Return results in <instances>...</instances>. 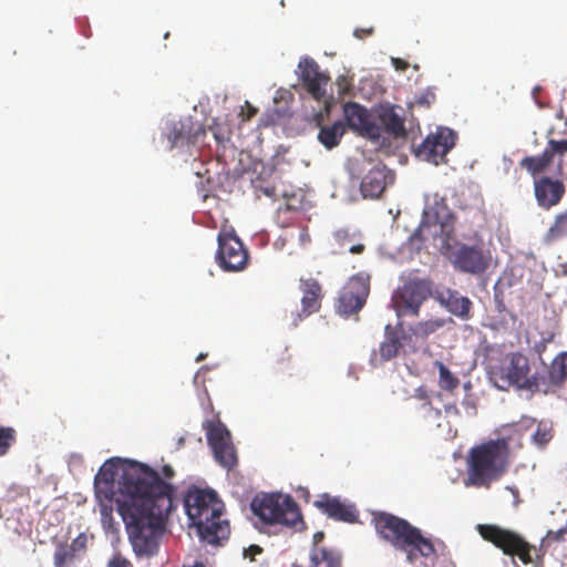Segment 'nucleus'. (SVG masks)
Returning <instances> with one entry per match:
<instances>
[{"label": "nucleus", "instance_id": "obj_1", "mask_svg": "<svg viewBox=\"0 0 567 567\" xmlns=\"http://www.w3.org/2000/svg\"><path fill=\"white\" fill-rule=\"evenodd\" d=\"M117 492L115 499L96 497L103 528L110 533L118 530V523L113 516L115 503L135 555L154 556L166 519L174 508L173 485L161 480L150 466L128 462L122 467Z\"/></svg>", "mask_w": 567, "mask_h": 567}, {"label": "nucleus", "instance_id": "obj_2", "mask_svg": "<svg viewBox=\"0 0 567 567\" xmlns=\"http://www.w3.org/2000/svg\"><path fill=\"white\" fill-rule=\"evenodd\" d=\"M184 506L203 542L218 545L228 538L229 524L221 518L224 504L215 491L190 487L184 496Z\"/></svg>", "mask_w": 567, "mask_h": 567}, {"label": "nucleus", "instance_id": "obj_3", "mask_svg": "<svg viewBox=\"0 0 567 567\" xmlns=\"http://www.w3.org/2000/svg\"><path fill=\"white\" fill-rule=\"evenodd\" d=\"M372 523L382 539L405 553L410 564H415L420 557L430 558L435 555L432 540L423 536L422 532L406 519L380 512L373 514Z\"/></svg>", "mask_w": 567, "mask_h": 567}, {"label": "nucleus", "instance_id": "obj_4", "mask_svg": "<svg viewBox=\"0 0 567 567\" xmlns=\"http://www.w3.org/2000/svg\"><path fill=\"white\" fill-rule=\"evenodd\" d=\"M372 523L382 539L405 553L410 564H415L420 557L430 558L435 555L432 540L423 536L422 532L406 519L380 512L373 514Z\"/></svg>", "mask_w": 567, "mask_h": 567}, {"label": "nucleus", "instance_id": "obj_5", "mask_svg": "<svg viewBox=\"0 0 567 567\" xmlns=\"http://www.w3.org/2000/svg\"><path fill=\"white\" fill-rule=\"evenodd\" d=\"M509 465V447L504 439L491 440L471 449L467 461L468 481L477 487H489Z\"/></svg>", "mask_w": 567, "mask_h": 567}, {"label": "nucleus", "instance_id": "obj_6", "mask_svg": "<svg viewBox=\"0 0 567 567\" xmlns=\"http://www.w3.org/2000/svg\"><path fill=\"white\" fill-rule=\"evenodd\" d=\"M250 509L262 525L297 528L303 524L301 512L290 495L257 494L250 503Z\"/></svg>", "mask_w": 567, "mask_h": 567}, {"label": "nucleus", "instance_id": "obj_7", "mask_svg": "<svg viewBox=\"0 0 567 567\" xmlns=\"http://www.w3.org/2000/svg\"><path fill=\"white\" fill-rule=\"evenodd\" d=\"M529 371L528 359L520 352H513L508 355L507 364L496 367L491 371V379L502 390L514 386L533 393L542 392L543 377L529 375Z\"/></svg>", "mask_w": 567, "mask_h": 567}, {"label": "nucleus", "instance_id": "obj_8", "mask_svg": "<svg viewBox=\"0 0 567 567\" xmlns=\"http://www.w3.org/2000/svg\"><path fill=\"white\" fill-rule=\"evenodd\" d=\"M477 532L484 540L492 543L505 555L517 556L525 565L533 563L532 553L535 551V546L517 532L493 524H480Z\"/></svg>", "mask_w": 567, "mask_h": 567}, {"label": "nucleus", "instance_id": "obj_9", "mask_svg": "<svg viewBox=\"0 0 567 567\" xmlns=\"http://www.w3.org/2000/svg\"><path fill=\"white\" fill-rule=\"evenodd\" d=\"M432 281L427 278H408L392 296L398 317L420 315V308L432 296Z\"/></svg>", "mask_w": 567, "mask_h": 567}, {"label": "nucleus", "instance_id": "obj_10", "mask_svg": "<svg viewBox=\"0 0 567 567\" xmlns=\"http://www.w3.org/2000/svg\"><path fill=\"white\" fill-rule=\"evenodd\" d=\"M456 133L445 126H440L430 133L415 150V156L434 165L445 164L447 153L455 146Z\"/></svg>", "mask_w": 567, "mask_h": 567}, {"label": "nucleus", "instance_id": "obj_11", "mask_svg": "<svg viewBox=\"0 0 567 567\" xmlns=\"http://www.w3.org/2000/svg\"><path fill=\"white\" fill-rule=\"evenodd\" d=\"M455 216L451 213L443 199L435 200L432 206H427L423 212V218L414 231L413 237L424 239L423 233L432 227L433 236L440 235L445 241L450 240L454 234Z\"/></svg>", "mask_w": 567, "mask_h": 567}, {"label": "nucleus", "instance_id": "obj_12", "mask_svg": "<svg viewBox=\"0 0 567 567\" xmlns=\"http://www.w3.org/2000/svg\"><path fill=\"white\" fill-rule=\"evenodd\" d=\"M207 442L213 450L216 462L227 470L234 468L237 463V453L231 442L230 433L220 421L209 420L203 424Z\"/></svg>", "mask_w": 567, "mask_h": 567}, {"label": "nucleus", "instance_id": "obj_13", "mask_svg": "<svg viewBox=\"0 0 567 567\" xmlns=\"http://www.w3.org/2000/svg\"><path fill=\"white\" fill-rule=\"evenodd\" d=\"M216 260L226 271H240L246 268L249 254L234 231H221L218 235Z\"/></svg>", "mask_w": 567, "mask_h": 567}, {"label": "nucleus", "instance_id": "obj_14", "mask_svg": "<svg viewBox=\"0 0 567 567\" xmlns=\"http://www.w3.org/2000/svg\"><path fill=\"white\" fill-rule=\"evenodd\" d=\"M370 292L369 278L353 276L340 291L337 309L340 315L350 316L360 311Z\"/></svg>", "mask_w": 567, "mask_h": 567}, {"label": "nucleus", "instance_id": "obj_15", "mask_svg": "<svg viewBox=\"0 0 567 567\" xmlns=\"http://www.w3.org/2000/svg\"><path fill=\"white\" fill-rule=\"evenodd\" d=\"M343 115L347 125L358 132L361 136L379 143L382 137L381 127L371 121L368 110L355 102H347L343 105Z\"/></svg>", "mask_w": 567, "mask_h": 567}, {"label": "nucleus", "instance_id": "obj_16", "mask_svg": "<svg viewBox=\"0 0 567 567\" xmlns=\"http://www.w3.org/2000/svg\"><path fill=\"white\" fill-rule=\"evenodd\" d=\"M380 127L382 130V137L379 143L380 146L385 145L384 133L393 136L394 138H405L408 131L405 128V111L400 105L384 104L380 105L377 111Z\"/></svg>", "mask_w": 567, "mask_h": 567}, {"label": "nucleus", "instance_id": "obj_17", "mask_svg": "<svg viewBox=\"0 0 567 567\" xmlns=\"http://www.w3.org/2000/svg\"><path fill=\"white\" fill-rule=\"evenodd\" d=\"M298 68L300 69V80L307 92L317 101H321L326 96V86L330 78L320 71L319 64L311 58L300 60Z\"/></svg>", "mask_w": 567, "mask_h": 567}, {"label": "nucleus", "instance_id": "obj_18", "mask_svg": "<svg viewBox=\"0 0 567 567\" xmlns=\"http://www.w3.org/2000/svg\"><path fill=\"white\" fill-rule=\"evenodd\" d=\"M455 269L467 274H481L488 267V257L477 246L460 245L452 254Z\"/></svg>", "mask_w": 567, "mask_h": 567}, {"label": "nucleus", "instance_id": "obj_19", "mask_svg": "<svg viewBox=\"0 0 567 567\" xmlns=\"http://www.w3.org/2000/svg\"><path fill=\"white\" fill-rule=\"evenodd\" d=\"M566 193V186L559 178L540 176L534 181V195L539 207L550 209L557 206Z\"/></svg>", "mask_w": 567, "mask_h": 567}, {"label": "nucleus", "instance_id": "obj_20", "mask_svg": "<svg viewBox=\"0 0 567 567\" xmlns=\"http://www.w3.org/2000/svg\"><path fill=\"white\" fill-rule=\"evenodd\" d=\"M393 182V175L381 164H374L361 181L360 190L364 198H378Z\"/></svg>", "mask_w": 567, "mask_h": 567}, {"label": "nucleus", "instance_id": "obj_21", "mask_svg": "<svg viewBox=\"0 0 567 567\" xmlns=\"http://www.w3.org/2000/svg\"><path fill=\"white\" fill-rule=\"evenodd\" d=\"M205 135L206 130L200 123L186 120L173 123L167 138L171 143V148H173L177 145L196 144Z\"/></svg>", "mask_w": 567, "mask_h": 567}, {"label": "nucleus", "instance_id": "obj_22", "mask_svg": "<svg viewBox=\"0 0 567 567\" xmlns=\"http://www.w3.org/2000/svg\"><path fill=\"white\" fill-rule=\"evenodd\" d=\"M313 504L322 513L336 520L346 523H354L357 520L358 513L354 506L343 504L338 497L322 494Z\"/></svg>", "mask_w": 567, "mask_h": 567}, {"label": "nucleus", "instance_id": "obj_23", "mask_svg": "<svg viewBox=\"0 0 567 567\" xmlns=\"http://www.w3.org/2000/svg\"><path fill=\"white\" fill-rule=\"evenodd\" d=\"M434 298L441 306L457 318L462 320H468L471 318L473 303L470 298L462 296L457 290L445 289L437 291Z\"/></svg>", "mask_w": 567, "mask_h": 567}, {"label": "nucleus", "instance_id": "obj_24", "mask_svg": "<svg viewBox=\"0 0 567 567\" xmlns=\"http://www.w3.org/2000/svg\"><path fill=\"white\" fill-rule=\"evenodd\" d=\"M300 289L302 291V298L301 312L298 313L299 319L318 312L321 308V300L323 297L320 284L313 278L301 279Z\"/></svg>", "mask_w": 567, "mask_h": 567}, {"label": "nucleus", "instance_id": "obj_25", "mask_svg": "<svg viewBox=\"0 0 567 567\" xmlns=\"http://www.w3.org/2000/svg\"><path fill=\"white\" fill-rule=\"evenodd\" d=\"M414 399L419 401L413 405L414 419L424 425L440 426L442 411L432 405L427 392L423 388H419L415 390Z\"/></svg>", "mask_w": 567, "mask_h": 567}, {"label": "nucleus", "instance_id": "obj_26", "mask_svg": "<svg viewBox=\"0 0 567 567\" xmlns=\"http://www.w3.org/2000/svg\"><path fill=\"white\" fill-rule=\"evenodd\" d=\"M567 380V351L558 354L550 363L547 374L543 377L542 392L555 393Z\"/></svg>", "mask_w": 567, "mask_h": 567}, {"label": "nucleus", "instance_id": "obj_27", "mask_svg": "<svg viewBox=\"0 0 567 567\" xmlns=\"http://www.w3.org/2000/svg\"><path fill=\"white\" fill-rule=\"evenodd\" d=\"M401 348L399 331L389 323L384 328V340L380 343L379 350L372 353L371 360L375 364L390 361L399 354Z\"/></svg>", "mask_w": 567, "mask_h": 567}, {"label": "nucleus", "instance_id": "obj_28", "mask_svg": "<svg viewBox=\"0 0 567 567\" xmlns=\"http://www.w3.org/2000/svg\"><path fill=\"white\" fill-rule=\"evenodd\" d=\"M117 471L118 468L113 460L106 461L100 467L94 478L96 497H114V482Z\"/></svg>", "mask_w": 567, "mask_h": 567}, {"label": "nucleus", "instance_id": "obj_29", "mask_svg": "<svg viewBox=\"0 0 567 567\" xmlns=\"http://www.w3.org/2000/svg\"><path fill=\"white\" fill-rule=\"evenodd\" d=\"M309 567H342L341 555L323 546H313Z\"/></svg>", "mask_w": 567, "mask_h": 567}, {"label": "nucleus", "instance_id": "obj_30", "mask_svg": "<svg viewBox=\"0 0 567 567\" xmlns=\"http://www.w3.org/2000/svg\"><path fill=\"white\" fill-rule=\"evenodd\" d=\"M554 158L550 153L545 148L544 152L536 156H526L519 162V166L525 168L528 174L534 177V181L545 173Z\"/></svg>", "mask_w": 567, "mask_h": 567}, {"label": "nucleus", "instance_id": "obj_31", "mask_svg": "<svg viewBox=\"0 0 567 567\" xmlns=\"http://www.w3.org/2000/svg\"><path fill=\"white\" fill-rule=\"evenodd\" d=\"M346 133V126L341 121H337L331 125H323L318 133V141L327 148L337 147Z\"/></svg>", "mask_w": 567, "mask_h": 567}, {"label": "nucleus", "instance_id": "obj_32", "mask_svg": "<svg viewBox=\"0 0 567 567\" xmlns=\"http://www.w3.org/2000/svg\"><path fill=\"white\" fill-rule=\"evenodd\" d=\"M564 237H567V210L555 217V220L545 234L544 239L547 244H551Z\"/></svg>", "mask_w": 567, "mask_h": 567}, {"label": "nucleus", "instance_id": "obj_33", "mask_svg": "<svg viewBox=\"0 0 567 567\" xmlns=\"http://www.w3.org/2000/svg\"><path fill=\"white\" fill-rule=\"evenodd\" d=\"M78 556L69 549L66 542L55 544L53 553L54 567H71L76 561Z\"/></svg>", "mask_w": 567, "mask_h": 567}, {"label": "nucleus", "instance_id": "obj_34", "mask_svg": "<svg viewBox=\"0 0 567 567\" xmlns=\"http://www.w3.org/2000/svg\"><path fill=\"white\" fill-rule=\"evenodd\" d=\"M445 323L446 321L441 318L421 321L411 327V332L416 338L426 339L430 334L443 328Z\"/></svg>", "mask_w": 567, "mask_h": 567}, {"label": "nucleus", "instance_id": "obj_35", "mask_svg": "<svg viewBox=\"0 0 567 567\" xmlns=\"http://www.w3.org/2000/svg\"><path fill=\"white\" fill-rule=\"evenodd\" d=\"M435 365L439 369L440 388L445 391H454L460 384L458 378L455 377L444 363L436 361Z\"/></svg>", "mask_w": 567, "mask_h": 567}, {"label": "nucleus", "instance_id": "obj_36", "mask_svg": "<svg viewBox=\"0 0 567 567\" xmlns=\"http://www.w3.org/2000/svg\"><path fill=\"white\" fill-rule=\"evenodd\" d=\"M17 432L10 426L0 425V456L6 455L16 443Z\"/></svg>", "mask_w": 567, "mask_h": 567}, {"label": "nucleus", "instance_id": "obj_37", "mask_svg": "<svg viewBox=\"0 0 567 567\" xmlns=\"http://www.w3.org/2000/svg\"><path fill=\"white\" fill-rule=\"evenodd\" d=\"M461 405L467 417H474L477 414V399L473 393H466Z\"/></svg>", "mask_w": 567, "mask_h": 567}, {"label": "nucleus", "instance_id": "obj_38", "mask_svg": "<svg viewBox=\"0 0 567 567\" xmlns=\"http://www.w3.org/2000/svg\"><path fill=\"white\" fill-rule=\"evenodd\" d=\"M68 546L76 556L84 554L87 549V535L85 533H80L72 543H68Z\"/></svg>", "mask_w": 567, "mask_h": 567}, {"label": "nucleus", "instance_id": "obj_39", "mask_svg": "<svg viewBox=\"0 0 567 567\" xmlns=\"http://www.w3.org/2000/svg\"><path fill=\"white\" fill-rule=\"evenodd\" d=\"M553 437L551 430L543 424H539L533 435L534 442L539 445H546Z\"/></svg>", "mask_w": 567, "mask_h": 567}, {"label": "nucleus", "instance_id": "obj_40", "mask_svg": "<svg viewBox=\"0 0 567 567\" xmlns=\"http://www.w3.org/2000/svg\"><path fill=\"white\" fill-rule=\"evenodd\" d=\"M436 95L434 89L427 87L415 97V104L425 109H429L434 104Z\"/></svg>", "mask_w": 567, "mask_h": 567}, {"label": "nucleus", "instance_id": "obj_41", "mask_svg": "<svg viewBox=\"0 0 567 567\" xmlns=\"http://www.w3.org/2000/svg\"><path fill=\"white\" fill-rule=\"evenodd\" d=\"M546 150L548 151V153H550L553 158L555 157V155H559L561 157L564 156V154L567 153V140H550L548 142Z\"/></svg>", "mask_w": 567, "mask_h": 567}, {"label": "nucleus", "instance_id": "obj_42", "mask_svg": "<svg viewBox=\"0 0 567 567\" xmlns=\"http://www.w3.org/2000/svg\"><path fill=\"white\" fill-rule=\"evenodd\" d=\"M444 413L447 419L452 421L462 420V412L455 403H449L444 405Z\"/></svg>", "mask_w": 567, "mask_h": 567}, {"label": "nucleus", "instance_id": "obj_43", "mask_svg": "<svg viewBox=\"0 0 567 567\" xmlns=\"http://www.w3.org/2000/svg\"><path fill=\"white\" fill-rule=\"evenodd\" d=\"M290 361L291 355L288 353H285L278 361H277V371L282 374H289L292 375L291 369H290Z\"/></svg>", "mask_w": 567, "mask_h": 567}, {"label": "nucleus", "instance_id": "obj_44", "mask_svg": "<svg viewBox=\"0 0 567 567\" xmlns=\"http://www.w3.org/2000/svg\"><path fill=\"white\" fill-rule=\"evenodd\" d=\"M209 130L218 143L229 140V132L221 128L217 123H214Z\"/></svg>", "mask_w": 567, "mask_h": 567}, {"label": "nucleus", "instance_id": "obj_45", "mask_svg": "<svg viewBox=\"0 0 567 567\" xmlns=\"http://www.w3.org/2000/svg\"><path fill=\"white\" fill-rule=\"evenodd\" d=\"M106 567H132V564L125 557L115 555L109 560Z\"/></svg>", "mask_w": 567, "mask_h": 567}, {"label": "nucleus", "instance_id": "obj_46", "mask_svg": "<svg viewBox=\"0 0 567 567\" xmlns=\"http://www.w3.org/2000/svg\"><path fill=\"white\" fill-rule=\"evenodd\" d=\"M262 549L258 545H250L247 549H245L244 555L245 557H249L251 560H254L256 555L261 554Z\"/></svg>", "mask_w": 567, "mask_h": 567}, {"label": "nucleus", "instance_id": "obj_47", "mask_svg": "<svg viewBox=\"0 0 567 567\" xmlns=\"http://www.w3.org/2000/svg\"><path fill=\"white\" fill-rule=\"evenodd\" d=\"M392 65L396 71H405L409 68V63L400 58H392Z\"/></svg>", "mask_w": 567, "mask_h": 567}, {"label": "nucleus", "instance_id": "obj_48", "mask_svg": "<svg viewBox=\"0 0 567 567\" xmlns=\"http://www.w3.org/2000/svg\"><path fill=\"white\" fill-rule=\"evenodd\" d=\"M373 33V28H367V29H355L353 34L358 39H364L367 37H370Z\"/></svg>", "mask_w": 567, "mask_h": 567}, {"label": "nucleus", "instance_id": "obj_49", "mask_svg": "<svg viewBox=\"0 0 567 567\" xmlns=\"http://www.w3.org/2000/svg\"><path fill=\"white\" fill-rule=\"evenodd\" d=\"M246 106H247V113H246V114H243V120H244V121H248V120H250V118H251V117H254V116L257 114V112H258V110H257L255 106L250 105L248 102H246Z\"/></svg>", "mask_w": 567, "mask_h": 567}, {"label": "nucleus", "instance_id": "obj_50", "mask_svg": "<svg viewBox=\"0 0 567 567\" xmlns=\"http://www.w3.org/2000/svg\"><path fill=\"white\" fill-rule=\"evenodd\" d=\"M260 192L267 197L276 196V188L274 186L260 187Z\"/></svg>", "mask_w": 567, "mask_h": 567}, {"label": "nucleus", "instance_id": "obj_51", "mask_svg": "<svg viewBox=\"0 0 567 567\" xmlns=\"http://www.w3.org/2000/svg\"><path fill=\"white\" fill-rule=\"evenodd\" d=\"M365 249V246L363 244H355L350 246L349 251L351 254H362Z\"/></svg>", "mask_w": 567, "mask_h": 567}, {"label": "nucleus", "instance_id": "obj_52", "mask_svg": "<svg viewBox=\"0 0 567 567\" xmlns=\"http://www.w3.org/2000/svg\"><path fill=\"white\" fill-rule=\"evenodd\" d=\"M338 85H339V92L340 93H347L348 92V83L346 78H339L338 79Z\"/></svg>", "mask_w": 567, "mask_h": 567}, {"label": "nucleus", "instance_id": "obj_53", "mask_svg": "<svg viewBox=\"0 0 567 567\" xmlns=\"http://www.w3.org/2000/svg\"><path fill=\"white\" fill-rule=\"evenodd\" d=\"M567 534V530H565V527L555 532V533H549V535L553 536V539L557 540V542H560L564 539V535Z\"/></svg>", "mask_w": 567, "mask_h": 567}, {"label": "nucleus", "instance_id": "obj_54", "mask_svg": "<svg viewBox=\"0 0 567 567\" xmlns=\"http://www.w3.org/2000/svg\"><path fill=\"white\" fill-rule=\"evenodd\" d=\"M162 472L166 478H172L175 474V472L171 465H164Z\"/></svg>", "mask_w": 567, "mask_h": 567}, {"label": "nucleus", "instance_id": "obj_55", "mask_svg": "<svg viewBox=\"0 0 567 567\" xmlns=\"http://www.w3.org/2000/svg\"><path fill=\"white\" fill-rule=\"evenodd\" d=\"M323 538V533L322 532H318L315 534L313 536V540H315V546H318V543Z\"/></svg>", "mask_w": 567, "mask_h": 567}, {"label": "nucleus", "instance_id": "obj_56", "mask_svg": "<svg viewBox=\"0 0 567 567\" xmlns=\"http://www.w3.org/2000/svg\"><path fill=\"white\" fill-rule=\"evenodd\" d=\"M507 489H509L511 494H513L515 497L518 496V489L516 487H507Z\"/></svg>", "mask_w": 567, "mask_h": 567}, {"label": "nucleus", "instance_id": "obj_57", "mask_svg": "<svg viewBox=\"0 0 567 567\" xmlns=\"http://www.w3.org/2000/svg\"><path fill=\"white\" fill-rule=\"evenodd\" d=\"M563 173V163L561 161L558 162V165H557V174L560 175Z\"/></svg>", "mask_w": 567, "mask_h": 567}, {"label": "nucleus", "instance_id": "obj_58", "mask_svg": "<svg viewBox=\"0 0 567 567\" xmlns=\"http://www.w3.org/2000/svg\"><path fill=\"white\" fill-rule=\"evenodd\" d=\"M183 567H206V566L203 563L197 561L192 566H183Z\"/></svg>", "mask_w": 567, "mask_h": 567}, {"label": "nucleus", "instance_id": "obj_59", "mask_svg": "<svg viewBox=\"0 0 567 567\" xmlns=\"http://www.w3.org/2000/svg\"><path fill=\"white\" fill-rule=\"evenodd\" d=\"M204 358H205V355H204V354H200V355H198L197 361H200V360H203Z\"/></svg>", "mask_w": 567, "mask_h": 567}, {"label": "nucleus", "instance_id": "obj_60", "mask_svg": "<svg viewBox=\"0 0 567 567\" xmlns=\"http://www.w3.org/2000/svg\"><path fill=\"white\" fill-rule=\"evenodd\" d=\"M465 388L470 390L471 389V384L470 383L465 384Z\"/></svg>", "mask_w": 567, "mask_h": 567}]
</instances>
